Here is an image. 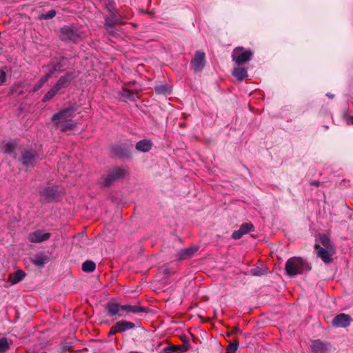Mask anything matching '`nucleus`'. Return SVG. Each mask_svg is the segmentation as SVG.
<instances>
[{
	"instance_id": "obj_31",
	"label": "nucleus",
	"mask_w": 353,
	"mask_h": 353,
	"mask_svg": "<svg viewBox=\"0 0 353 353\" xmlns=\"http://www.w3.org/2000/svg\"><path fill=\"white\" fill-rule=\"evenodd\" d=\"M59 90L54 85L43 97L42 101L46 102L52 99Z\"/></svg>"
},
{
	"instance_id": "obj_20",
	"label": "nucleus",
	"mask_w": 353,
	"mask_h": 353,
	"mask_svg": "<svg viewBox=\"0 0 353 353\" xmlns=\"http://www.w3.org/2000/svg\"><path fill=\"white\" fill-rule=\"evenodd\" d=\"M72 80V75L69 73H67L65 75L62 76L59 79L54 86L60 91L63 88H68L70 85Z\"/></svg>"
},
{
	"instance_id": "obj_32",
	"label": "nucleus",
	"mask_w": 353,
	"mask_h": 353,
	"mask_svg": "<svg viewBox=\"0 0 353 353\" xmlns=\"http://www.w3.org/2000/svg\"><path fill=\"white\" fill-rule=\"evenodd\" d=\"M267 273L266 268H254L250 270V274L254 276H261Z\"/></svg>"
},
{
	"instance_id": "obj_4",
	"label": "nucleus",
	"mask_w": 353,
	"mask_h": 353,
	"mask_svg": "<svg viewBox=\"0 0 353 353\" xmlns=\"http://www.w3.org/2000/svg\"><path fill=\"white\" fill-rule=\"evenodd\" d=\"M59 37L65 42H77L80 38V34L76 28L70 26H63L59 30Z\"/></svg>"
},
{
	"instance_id": "obj_47",
	"label": "nucleus",
	"mask_w": 353,
	"mask_h": 353,
	"mask_svg": "<svg viewBox=\"0 0 353 353\" xmlns=\"http://www.w3.org/2000/svg\"><path fill=\"white\" fill-rule=\"evenodd\" d=\"M105 26L107 30H108V28H110V22L109 21L108 19H106Z\"/></svg>"
},
{
	"instance_id": "obj_14",
	"label": "nucleus",
	"mask_w": 353,
	"mask_h": 353,
	"mask_svg": "<svg viewBox=\"0 0 353 353\" xmlns=\"http://www.w3.org/2000/svg\"><path fill=\"white\" fill-rule=\"evenodd\" d=\"M330 344L323 342L320 339L312 341L311 348L314 353H328L330 348Z\"/></svg>"
},
{
	"instance_id": "obj_34",
	"label": "nucleus",
	"mask_w": 353,
	"mask_h": 353,
	"mask_svg": "<svg viewBox=\"0 0 353 353\" xmlns=\"http://www.w3.org/2000/svg\"><path fill=\"white\" fill-rule=\"evenodd\" d=\"M239 341L237 339H234L233 342L230 343L227 347V353H234L238 348Z\"/></svg>"
},
{
	"instance_id": "obj_5",
	"label": "nucleus",
	"mask_w": 353,
	"mask_h": 353,
	"mask_svg": "<svg viewBox=\"0 0 353 353\" xmlns=\"http://www.w3.org/2000/svg\"><path fill=\"white\" fill-rule=\"evenodd\" d=\"M77 111V108L74 105H70L68 107L54 114L52 118V121L55 125L58 126L61 120H67L74 117Z\"/></svg>"
},
{
	"instance_id": "obj_21",
	"label": "nucleus",
	"mask_w": 353,
	"mask_h": 353,
	"mask_svg": "<svg viewBox=\"0 0 353 353\" xmlns=\"http://www.w3.org/2000/svg\"><path fill=\"white\" fill-rule=\"evenodd\" d=\"M232 75L235 77L239 81H242L243 79L248 77L247 68L238 65L233 69Z\"/></svg>"
},
{
	"instance_id": "obj_6",
	"label": "nucleus",
	"mask_w": 353,
	"mask_h": 353,
	"mask_svg": "<svg viewBox=\"0 0 353 353\" xmlns=\"http://www.w3.org/2000/svg\"><path fill=\"white\" fill-rule=\"evenodd\" d=\"M253 56V52L248 50H244L243 47L235 48L232 54V60L238 65H242L250 61Z\"/></svg>"
},
{
	"instance_id": "obj_11",
	"label": "nucleus",
	"mask_w": 353,
	"mask_h": 353,
	"mask_svg": "<svg viewBox=\"0 0 353 353\" xmlns=\"http://www.w3.org/2000/svg\"><path fill=\"white\" fill-rule=\"evenodd\" d=\"M135 324L130 321L125 320H120L117 321L113 326H112L111 333L112 335L117 333H121L130 330H134Z\"/></svg>"
},
{
	"instance_id": "obj_23",
	"label": "nucleus",
	"mask_w": 353,
	"mask_h": 353,
	"mask_svg": "<svg viewBox=\"0 0 353 353\" xmlns=\"http://www.w3.org/2000/svg\"><path fill=\"white\" fill-rule=\"evenodd\" d=\"M17 143L14 142H9L5 144L3 148L4 153L10 154L14 159H17V154L16 150H18Z\"/></svg>"
},
{
	"instance_id": "obj_3",
	"label": "nucleus",
	"mask_w": 353,
	"mask_h": 353,
	"mask_svg": "<svg viewBox=\"0 0 353 353\" xmlns=\"http://www.w3.org/2000/svg\"><path fill=\"white\" fill-rule=\"evenodd\" d=\"M18 151L20 156L17 159L26 168H34L37 161L40 159L39 154L32 148L19 146Z\"/></svg>"
},
{
	"instance_id": "obj_16",
	"label": "nucleus",
	"mask_w": 353,
	"mask_h": 353,
	"mask_svg": "<svg viewBox=\"0 0 353 353\" xmlns=\"http://www.w3.org/2000/svg\"><path fill=\"white\" fill-rule=\"evenodd\" d=\"M190 343H185L180 345H170L163 349L165 353H184L190 349Z\"/></svg>"
},
{
	"instance_id": "obj_1",
	"label": "nucleus",
	"mask_w": 353,
	"mask_h": 353,
	"mask_svg": "<svg viewBox=\"0 0 353 353\" xmlns=\"http://www.w3.org/2000/svg\"><path fill=\"white\" fill-rule=\"evenodd\" d=\"M311 270V265L302 257H291L287 260L285 265V273L290 276L301 274Z\"/></svg>"
},
{
	"instance_id": "obj_49",
	"label": "nucleus",
	"mask_w": 353,
	"mask_h": 353,
	"mask_svg": "<svg viewBox=\"0 0 353 353\" xmlns=\"http://www.w3.org/2000/svg\"><path fill=\"white\" fill-rule=\"evenodd\" d=\"M327 96H328L330 98H332V97H333V95H332V94H327Z\"/></svg>"
},
{
	"instance_id": "obj_30",
	"label": "nucleus",
	"mask_w": 353,
	"mask_h": 353,
	"mask_svg": "<svg viewBox=\"0 0 353 353\" xmlns=\"http://www.w3.org/2000/svg\"><path fill=\"white\" fill-rule=\"evenodd\" d=\"M154 91L157 94L168 95L170 93V91L167 84H161L154 87Z\"/></svg>"
},
{
	"instance_id": "obj_13",
	"label": "nucleus",
	"mask_w": 353,
	"mask_h": 353,
	"mask_svg": "<svg viewBox=\"0 0 353 353\" xmlns=\"http://www.w3.org/2000/svg\"><path fill=\"white\" fill-rule=\"evenodd\" d=\"M128 18L125 14L119 13L117 9L112 6V37L114 36L113 28L115 26H121L125 23V20Z\"/></svg>"
},
{
	"instance_id": "obj_2",
	"label": "nucleus",
	"mask_w": 353,
	"mask_h": 353,
	"mask_svg": "<svg viewBox=\"0 0 353 353\" xmlns=\"http://www.w3.org/2000/svg\"><path fill=\"white\" fill-rule=\"evenodd\" d=\"M147 312V309L138 305H121L112 301L111 314L112 316H118L119 317H125L132 313H144Z\"/></svg>"
},
{
	"instance_id": "obj_36",
	"label": "nucleus",
	"mask_w": 353,
	"mask_h": 353,
	"mask_svg": "<svg viewBox=\"0 0 353 353\" xmlns=\"http://www.w3.org/2000/svg\"><path fill=\"white\" fill-rule=\"evenodd\" d=\"M244 234L239 229L233 232L232 237L234 239H239L242 237Z\"/></svg>"
},
{
	"instance_id": "obj_28",
	"label": "nucleus",
	"mask_w": 353,
	"mask_h": 353,
	"mask_svg": "<svg viewBox=\"0 0 353 353\" xmlns=\"http://www.w3.org/2000/svg\"><path fill=\"white\" fill-rule=\"evenodd\" d=\"M12 343V341H8L7 338L3 337L0 339V353H4L7 352L10 345Z\"/></svg>"
},
{
	"instance_id": "obj_48",
	"label": "nucleus",
	"mask_w": 353,
	"mask_h": 353,
	"mask_svg": "<svg viewBox=\"0 0 353 353\" xmlns=\"http://www.w3.org/2000/svg\"><path fill=\"white\" fill-rule=\"evenodd\" d=\"M350 123L352 125H353V116L352 117H350V119H349Z\"/></svg>"
},
{
	"instance_id": "obj_39",
	"label": "nucleus",
	"mask_w": 353,
	"mask_h": 353,
	"mask_svg": "<svg viewBox=\"0 0 353 353\" xmlns=\"http://www.w3.org/2000/svg\"><path fill=\"white\" fill-rule=\"evenodd\" d=\"M6 73L3 69H0V85L6 82Z\"/></svg>"
},
{
	"instance_id": "obj_18",
	"label": "nucleus",
	"mask_w": 353,
	"mask_h": 353,
	"mask_svg": "<svg viewBox=\"0 0 353 353\" xmlns=\"http://www.w3.org/2000/svg\"><path fill=\"white\" fill-rule=\"evenodd\" d=\"M128 174V167H114L112 169V181L121 179L124 178Z\"/></svg>"
},
{
	"instance_id": "obj_8",
	"label": "nucleus",
	"mask_w": 353,
	"mask_h": 353,
	"mask_svg": "<svg viewBox=\"0 0 353 353\" xmlns=\"http://www.w3.org/2000/svg\"><path fill=\"white\" fill-rule=\"evenodd\" d=\"M314 249L316 251V256L319 257L325 263L329 264L332 262V256L335 253L334 248H323L320 245L316 243L314 245Z\"/></svg>"
},
{
	"instance_id": "obj_45",
	"label": "nucleus",
	"mask_w": 353,
	"mask_h": 353,
	"mask_svg": "<svg viewBox=\"0 0 353 353\" xmlns=\"http://www.w3.org/2000/svg\"><path fill=\"white\" fill-rule=\"evenodd\" d=\"M105 308H106V310H108V313H110V302H108V303L105 304Z\"/></svg>"
},
{
	"instance_id": "obj_50",
	"label": "nucleus",
	"mask_w": 353,
	"mask_h": 353,
	"mask_svg": "<svg viewBox=\"0 0 353 353\" xmlns=\"http://www.w3.org/2000/svg\"><path fill=\"white\" fill-rule=\"evenodd\" d=\"M108 335L110 336V330L108 332Z\"/></svg>"
},
{
	"instance_id": "obj_41",
	"label": "nucleus",
	"mask_w": 353,
	"mask_h": 353,
	"mask_svg": "<svg viewBox=\"0 0 353 353\" xmlns=\"http://www.w3.org/2000/svg\"><path fill=\"white\" fill-rule=\"evenodd\" d=\"M321 184V182L319 181H312L311 183H310V185H314V186H316V187H319Z\"/></svg>"
},
{
	"instance_id": "obj_26",
	"label": "nucleus",
	"mask_w": 353,
	"mask_h": 353,
	"mask_svg": "<svg viewBox=\"0 0 353 353\" xmlns=\"http://www.w3.org/2000/svg\"><path fill=\"white\" fill-rule=\"evenodd\" d=\"M319 240H320L321 244L322 245L323 248H325V249L334 248V247L333 246V245L331 243L330 237L327 234H320Z\"/></svg>"
},
{
	"instance_id": "obj_35",
	"label": "nucleus",
	"mask_w": 353,
	"mask_h": 353,
	"mask_svg": "<svg viewBox=\"0 0 353 353\" xmlns=\"http://www.w3.org/2000/svg\"><path fill=\"white\" fill-rule=\"evenodd\" d=\"M253 228L254 226L251 223H244L240 226L239 230H241L244 234H245L251 231Z\"/></svg>"
},
{
	"instance_id": "obj_12",
	"label": "nucleus",
	"mask_w": 353,
	"mask_h": 353,
	"mask_svg": "<svg viewBox=\"0 0 353 353\" xmlns=\"http://www.w3.org/2000/svg\"><path fill=\"white\" fill-rule=\"evenodd\" d=\"M352 318L350 315L341 313L337 314L332 321V325L334 327H343L345 328L350 325Z\"/></svg>"
},
{
	"instance_id": "obj_10",
	"label": "nucleus",
	"mask_w": 353,
	"mask_h": 353,
	"mask_svg": "<svg viewBox=\"0 0 353 353\" xmlns=\"http://www.w3.org/2000/svg\"><path fill=\"white\" fill-rule=\"evenodd\" d=\"M132 145H128L125 144L119 145L114 148L113 152L114 155L121 159H127L132 157Z\"/></svg>"
},
{
	"instance_id": "obj_37",
	"label": "nucleus",
	"mask_w": 353,
	"mask_h": 353,
	"mask_svg": "<svg viewBox=\"0 0 353 353\" xmlns=\"http://www.w3.org/2000/svg\"><path fill=\"white\" fill-rule=\"evenodd\" d=\"M74 128V125L68 123H64L61 125V129L62 131H67L69 130H72Z\"/></svg>"
},
{
	"instance_id": "obj_17",
	"label": "nucleus",
	"mask_w": 353,
	"mask_h": 353,
	"mask_svg": "<svg viewBox=\"0 0 353 353\" xmlns=\"http://www.w3.org/2000/svg\"><path fill=\"white\" fill-rule=\"evenodd\" d=\"M123 101H135L139 98V93L137 90H132L128 88H123L120 92Z\"/></svg>"
},
{
	"instance_id": "obj_33",
	"label": "nucleus",
	"mask_w": 353,
	"mask_h": 353,
	"mask_svg": "<svg viewBox=\"0 0 353 353\" xmlns=\"http://www.w3.org/2000/svg\"><path fill=\"white\" fill-rule=\"evenodd\" d=\"M57 14V11L55 10H51L46 13H43L39 16V19L41 20H48L54 18Z\"/></svg>"
},
{
	"instance_id": "obj_9",
	"label": "nucleus",
	"mask_w": 353,
	"mask_h": 353,
	"mask_svg": "<svg viewBox=\"0 0 353 353\" xmlns=\"http://www.w3.org/2000/svg\"><path fill=\"white\" fill-rule=\"evenodd\" d=\"M194 72H201L205 64V54L201 51H196L194 57L191 61Z\"/></svg>"
},
{
	"instance_id": "obj_29",
	"label": "nucleus",
	"mask_w": 353,
	"mask_h": 353,
	"mask_svg": "<svg viewBox=\"0 0 353 353\" xmlns=\"http://www.w3.org/2000/svg\"><path fill=\"white\" fill-rule=\"evenodd\" d=\"M52 77V72L47 73L44 77H43L39 82L33 87L32 92H35L38 91L45 83H46L49 79Z\"/></svg>"
},
{
	"instance_id": "obj_7",
	"label": "nucleus",
	"mask_w": 353,
	"mask_h": 353,
	"mask_svg": "<svg viewBox=\"0 0 353 353\" xmlns=\"http://www.w3.org/2000/svg\"><path fill=\"white\" fill-rule=\"evenodd\" d=\"M39 195L42 203L52 202L59 196V188L57 186L46 187L39 191Z\"/></svg>"
},
{
	"instance_id": "obj_44",
	"label": "nucleus",
	"mask_w": 353,
	"mask_h": 353,
	"mask_svg": "<svg viewBox=\"0 0 353 353\" xmlns=\"http://www.w3.org/2000/svg\"><path fill=\"white\" fill-rule=\"evenodd\" d=\"M58 68L57 65H54L53 67L50 70L49 72H52V74L54 73V71L57 70Z\"/></svg>"
},
{
	"instance_id": "obj_25",
	"label": "nucleus",
	"mask_w": 353,
	"mask_h": 353,
	"mask_svg": "<svg viewBox=\"0 0 353 353\" xmlns=\"http://www.w3.org/2000/svg\"><path fill=\"white\" fill-rule=\"evenodd\" d=\"M26 274L23 271L19 270L10 275V280L12 284H16L23 279Z\"/></svg>"
},
{
	"instance_id": "obj_42",
	"label": "nucleus",
	"mask_w": 353,
	"mask_h": 353,
	"mask_svg": "<svg viewBox=\"0 0 353 353\" xmlns=\"http://www.w3.org/2000/svg\"><path fill=\"white\" fill-rule=\"evenodd\" d=\"M181 339L183 341V344L189 343L188 337L185 335H183L181 337Z\"/></svg>"
},
{
	"instance_id": "obj_43",
	"label": "nucleus",
	"mask_w": 353,
	"mask_h": 353,
	"mask_svg": "<svg viewBox=\"0 0 353 353\" xmlns=\"http://www.w3.org/2000/svg\"><path fill=\"white\" fill-rule=\"evenodd\" d=\"M55 65H57V67L58 68V69H61L63 66V63H62L61 61L57 62V63L54 64Z\"/></svg>"
},
{
	"instance_id": "obj_24",
	"label": "nucleus",
	"mask_w": 353,
	"mask_h": 353,
	"mask_svg": "<svg viewBox=\"0 0 353 353\" xmlns=\"http://www.w3.org/2000/svg\"><path fill=\"white\" fill-rule=\"evenodd\" d=\"M31 262L36 266L43 268L47 262L46 257L42 254H36L30 258Z\"/></svg>"
},
{
	"instance_id": "obj_38",
	"label": "nucleus",
	"mask_w": 353,
	"mask_h": 353,
	"mask_svg": "<svg viewBox=\"0 0 353 353\" xmlns=\"http://www.w3.org/2000/svg\"><path fill=\"white\" fill-rule=\"evenodd\" d=\"M72 345L70 343H65L62 345V351L63 352H72Z\"/></svg>"
},
{
	"instance_id": "obj_22",
	"label": "nucleus",
	"mask_w": 353,
	"mask_h": 353,
	"mask_svg": "<svg viewBox=\"0 0 353 353\" xmlns=\"http://www.w3.org/2000/svg\"><path fill=\"white\" fill-rule=\"evenodd\" d=\"M152 143L149 139H142L136 143V149L143 152H147L152 148Z\"/></svg>"
},
{
	"instance_id": "obj_46",
	"label": "nucleus",
	"mask_w": 353,
	"mask_h": 353,
	"mask_svg": "<svg viewBox=\"0 0 353 353\" xmlns=\"http://www.w3.org/2000/svg\"><path fill=\"white\" fill-rule=\"evenodd\" d=\"M237 332H241V330L238 327H234L232 330V334H236Z\"/></svg>"
},
{
	"instance_id": "obj_19",
	"label": "nucleus",
	"mask_w": 353,
	"mask_h": 353,
	"mask_svg": "<svg viewBox=\"0 0 353 353\" xmlns=\"http://www.w3.org/2000/svg\"><path fill=\"white\" fill-rule=\"evenodd\" d=\"M197 250L198 247L196 246L182 249L177 254V259L182 261L190 259Z\"/></svg>"
},
{
	"instance_id": "obj_40",
	"label": "nucleus",
	"mask_w": 353,
	"mask_h": 353,
	"mask_svg": "<svg viewBox=\"0 0 353 353\" xmlns=\"http://www.w3.org/2000/svg\"><path fill=\"white\" fill-rule=\"evenodd\" d=\"M103 185L109 187L110 185V174H107L103 181Z\"/></svg>"
},
{
	"instance_id": "obj_15",
	"label": "nucleus",
	"mask_w": 353,
	"mask_h": 353,
	"mask_svg": "<svg viewBox=\"0 0 353 353\" xmlns=\"http://www.w3.org/2000/svg\"><path fill=\"white\" fill-rule=\"evenodd\" d=\"M50 236V233L39 230L29 234V240L32 243H40L48 240Z\"/></svg>"
},
{
	"instance_id": "obj_27",
	"label": "nucleus",
	"mask_w": 353,
	"mask_h": 353,
	"mask_svg": "<svg viewBox=\"0 0 353 353\" xmlns=\"http://www.w3.org/2000/svg\"><path fill=\"white\" fill-rule=\"evenodd\" d=\"M96 268V264L91 260H87L83 263L81 269L85 272H92Z\"/></svg>"
}]
</instances>
